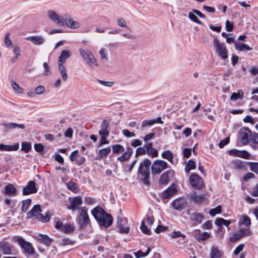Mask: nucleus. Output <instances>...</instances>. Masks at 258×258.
<instances>
[{
	"mask_svg": "<svg viewBox=\"0 0 258 258\" xmlns=\"http://www.w3.org/2000/svg\"><path fill=\"white\" fill-rule=\"evenodd\" d=\"M234 47L236 50L239 51H250L252 49L247 45L241 42H235Z\"/></svg>",
	"mask_w": 258,
	"mask_h": 258,
	"instance_id": "7c9ffc66",
	"label": "nucleus"
},
{
	"mask_svg": "<svg viewBox=\"0 0 258 258\" xmlns=\"http://www.w3.org/2000/svg\"><path fill=\"white\" fill-rule=\"evenodd\" d=\"M243 92L241 90H238L237 92L233 93L230 97V99L233 101H236L238 99L241 100L243 98Z\"/></svg>",
	"mask_w": 258,
	"mask_h": 258,
	"instance_id": "e433bc0d",
	"label": "nucleus"
},
{
	"mask_svg": "<svg viewBox=\"0 0 258 258\" xmlns=\"http://www.w3.org/2000/svg\"><path fill=\"white\" fill-rule=\"evenodd\" d=\"M187 205V202L184 198H179L173 202V207L177 210L181 211Z\"/></svg>",
	"mask_w": 258,
	"mask_h": 258,
	"instance_id": "2eb2a0df",
	"label": "nucleus"
},
{
	"mask_svg": "<svg viewBox=\"0 0 258 258\" xmlns=\"http://www.w3.org/2000/svg\"><path fill=\"white\" fill-rule=\"evenodd\" d=\"M91 213L100 226L108 227L111 225L112 217L100 207L97 206L94 208Z\"/></svg>",
	"mask_w": 258,
	"mask_h": 258,
	"instance_id": "f03ea898",
	"label": "nucleus"
},
{
	"mask_svg": "<svg viewBox=\"0 0 258 258\" xmlns=\"http://www.w3.org/2000/svg\"><path fill=\"white\" fill-rule=\"evenodd\" d=\"M157 122L162 123L160 117H158L157 119L144 120L142 122L141 127L142 128H144L147 126H151Z\"/></svg>",
	"mask_w": 258,
	"mask_h": 258,
	"instance_id": "c85d7f7f",
	"label": "nucleus"
},
{
	"mask_svg": "<svg viewBox=\"0 0 258 258\" xmlns=\"http://www.w3.org/2000/svg\"><path fill=\"white\" fill-rule=\"evenodd\" d=\"M112 151L113 153L119 154L124 151V148L122 145L120 144H116L112 146Z\"/></svg>",
	"mask_w": 258,
	"mask_h": 258,
	"instance_id": "79ce46f5",
	"label": "nucleus"
},
{
	"mask_svg": "<svg viewBox=\"0 0 258 258\" xmlns=\"http://www.w3.org/2000/svg\"><path fill=\"white\" fill-rule=\"evenodd\" d=\"M238 224L245 225L246 228H249L251 225L250 218L246 215H241L239 216Z\"/></svg>",
	"mask_w": 258,
	"mask_h": 258,
	"instance_id": "393cba45",
	"label": "nucleus"
},
{
	"mask_svg": "<svg viewBox=\"0 0 258 258\" xmlns=\"http://www.w3.org/2000/svg\"><path fill=\"white\" fill-rule=\"evenodd\" d=\"M40 206L39 205H35L32 209L27 214V218H30L33 216H35L38 219H40L43 222H48L50 220L51 213L47 212L45 216H43L41 213Z\"/></svg>",
	"mask_w": 258,
	"mask_h": 258,
	"instance_id": "39448f33",
	"label": "nucleus"
},
{
	"mask_svg": "<svg viewBox=\"0 0 258 258\" xmlns=\"http://www.w3.org/2000/svg\"><path fill=\"white\" fill-rule=\"evenodd\" d=\"M190 198L196 203H200L202 201L205 200L206 198V194L197 195L195 192L191 193L189 195Z\"/></svg>",
	"mask_w": 258,
	"mask_h": 258,
	"instance_id": "bb28decb",
	"label": "nucleus"
},
{
	"mask_svg": "<svg viewBox=\"0 0 258 258\" xmlns=\"http://www.w3.org/2000/svg\"><path fill=\"white\" fill-rule=\"evenodd\" d=\"M229 154L231 156L238 157L245 159H249L250 154L246 150H238L237 149H232L229 151Z\"/></svg>",
	"mask_w": 258,
	"mask_h": 258,
	"instance_id": "ddd939ff",
	"label": "nucleus"
},
{
	"mask_svg": "<svg viewBox=\"0 0 258 258\" xmlns=\"http://www.w3.org/2000/svg\"><path fill=\"white\" fill-rule=\"evenodd\" d=\"M31 149V144L29 142H23L22 143V150L28 153Z\"/></svg>",
	"mask_w": 258,
	"mask_h": 258,
	"instance_id": "5fc2aeb1",
	"label": "nucleus"
},
{
	"mask_svg": "<svg viewBox=\"0 0 258 258\" xmlns=\"http://www.w3.org/2000/svg\"><path fill=\"white\" fill-rule=\"evenodd\" d=\"M188 18L192 21L197 23L199 24H202V22L199 20L196 14L194 13L193 11L189 12L188 15Z\"/></svg>",
	"mask_w": 258,
	"mask_h": 258,
	"instance_id": "a18cd8bd",
	"label": "nucleus"
},
{
	"mask_svg": "<svg viewBox=\"0 0 258 258\" xmlns=\"http://www.w3.org/2000/svg\"><path fill=\"white\" fill-rule=\"evenodd\" d=\"M12 246L7 242H4L0 243V250L4 254H11Z\"/></svg>",
	"mask_w": 258,
	"mask_h": 258,
	"instance_id": "4be33fe9",
	"label": "nucleus"
},
{
	"mask_svg": "<svg viewBox=\"0 0 258 258\" xmlns=\"http://www.w3.org/2000/svg\"><path fill=\"white\" fill-rule=\"evenodd\" d=\"M16 240L19 244L23 249L24 252L28 254H33L34 253V249L32 245L26 241L22 237H18L16 238Z\"/></svg>",
	"mask_w": 258,
	"mask_h": 258,
	"instance_id": "9d476101",
	"label": "nucleus"
},
{
	"mask_svg": "<svg viewBox=\"0 0 258 258\" xmlns=\"http://www.w3.org/2000/svg\"><path fill=\"white\" fill-rule=\"evenodd\" d=\"M146 153V150L144 147H139L136 150V156H138L142 155H145Z\"/></svg>",
	"mask_w": 258,
	"mask_h": 258,
	"instance_id": "e2e57ef3",
	"label": "nucleus"
},
{
	"mask_svg": "<svg viewBox=\"0 0 258 258\" xmlns=\"http://www.w3.org/2000/svg\"><path fill=\"white\" fill-rule=\"evenodd\" d=\"M221 255L222 253L219 250L218 247L215 245H212L211 248L210 258H221Z\"/></svg>",
	"mask_w": 258,
	"mask_h": 258,
	"instance_id": "a878e982",
	"label": "nucleus"
},
{
	"mask_svg": "<svg viewBox=\"0 0 258 258\" xmlns=\"http://www.w3.org/2000/svg\"><path fill=\"white\" fill-rule=\"evenodd\" d=\"M243 238L241 235L240 234L238 231L235 232L233 235L229 238V240L231 242H235L241 238Z\"/></svg>",
	"mask_w": 258,
	"mask_h": 258,
	"instance_id": "8fccbe9b",
	"label": "nucleus"
},
{
	"mask_svg": "<svg viewBox=\"0 0 258 258\" xmlns=\"http://www.w3.org/2000/svg\"><path fill=\"white\" fill-rule=\"evenodd\" d=\"M16 192V188L12 184H9L5 187V193L7 195H14Z\"/></svg>",
	"mask_w": 258,
	"mask_h": 258,
	"instance_id": "58836bf2",
	"label": "nucleus"
},
{
	"mask_svg": "<svg viewBox=\"0 0 258 258\" xmlns=\"http://www.w3.org/2000/svg\"><path fill=\"white\" fill-rule=\"evenodd\" d=\"M251 141L254 143L258 144V133H253L251 136Z\"/></svg>",
	"mask_w": 258,
	"mask_h": 258,
	"instance_id": "774afa93",
	"label": "nucleus"
},
{
	"mask_svg": "<svg viewBox=\"0 0 258 258\" xmlns=\"http://www.w3.org/2000/svg\"><path fill=\"white\" fill-rule=\"evenodd\" d=\"M189 183L194 188L198 189H202L204 185L202 177L196 173L190 175Z\"/></svg>",
	"mask_w": 258,
	"mask_h": 258,
	"instance_id": "9b49d317",
	"label": "nucleus"
},
{
	"mask_svg": "<svg viewBox=\"0 0 258 258\" xmlns=\"http://www.w3.org/2000/svg\"><path fill=\"white\" fill-rule=\"evenodd\" d=\"M71 55V52L69 50H62L58 57V63L63 64L66 62V60L70 57Z\"/></svg>",
	"mask_w": 258,
	"mask_h": 258,
	"instance_id": "5701e85b",
	"label": "nucleus"
},
{
	"mask_svg": "<svg viewBox=\"0 0 258 258\" xmlns=\"http://www.w3.org/2000/svg\"><path fill=\"white\" fill-rule=\"evenodd\" d=\"M78 50L80 56L88 67L92 68L93 66H98L96 59L90 50L82 48H80Z\"/></svg>",
	"mask_w": 258,
	"mask_h": 258,
	"instance_id": "20e7f679",
	"label": "nucleus"
},
{
	"mask_svg": "<svg viewBox=\"0 0 258 258\" xmlns=\"http://www.w3.org/2000/svg\"><path fill=\"white\" fill-rule=\"evenodd\" d=\"M58 70L61 75L62 79L63 81H66L68 79V75L64 66L63 64L58 63Z\"/></svg>",
	"mask_w": 258,
	"mask_h": 258,
	"instance_id": "4c0bfd02",
	"label": "nucleus"
},
{
	"mask_svg": "<svg viewBox=\"0 0 258 258\" xmlns=\"http://www.w3.org/2000/svg\"><path fill=\"white\" fill-rule=\"evenodd\" d=\"M167 168L168 164L166 162L162 160H156L151 166L152 173L153 174H160Z\"/></svg>",
	"mask_w": 258,
	"mask_h": 258,
	"instance_id": "0eeeda50",
	"label": "nucleus"
},
{
	"mask_svg": "<svg viewBox=\"0 0 258 258\" xmlns=\"http://www.w3.org/2000/svg\"><path fill=\"white\" fill-rule=\"evenodd\" d=\"M46 14L48 19L58 26L67 27L72 29H77L81 27V24L78 21L74 20L68 14L60 16L53 10H48Z\"/></svg>",
	"mask_w": 258,
	"mask_h": 258,
	"instance_id": "f257e3e1",
	"label": "nucleus"
},
{
	"mask_svg": "<svg viewBox=\"0 0 258 258\" xmlns=\"http://www.w3.org/2000/svg\"><path fill=\"white\" fill-rule=\"evenodd\" d=\"M151 251V248L148 247L146 252H142V250H139L138 251L134 253L135 256L137 258H140L141 257H144L147 255Z\"/></svg>",
	"mask_w": 258,
	"mask_h": 258,
	"instance_id": "49530a36",
	"label": "nucleus"
},
{
	"mask_svg": "<svg viewBox=\"0 0 258 258\" xmlns=\"http://www.w3.org/2000/svg\"><path fill=\"white\" fill-rule=\"evenodd\" d=\"M161 156L163 159L167 160L171 164L173 163L174 156L169 150L164 151L162 153Z\"/></svg>",
	"mask_w": 258,
	"mask_h": 258,
	"instance_id": "c756f323",
	"label": "nucleus"
},
{
	"mask_svg": "<svg viewBox=\"0 0 258 258\" xmlns=\"http://www.w3.org/2000/svg\"><path fill=\"white\" fill-rule=\"evenodd\" d=\"M110 152L111 148L110 147H107L99 150L98 152V155L100 158H106Z\"/></svg>",
	"mask_w": 258,
	"mask_h": 258,
	"instance_id": "ea45409f",
	"label": "nucleus"
},
{
	"mask_svg": "<svg viewBox=\"0 0 258 258\" xmlns=\"http://www.w3.org/2000/svg\"><path fill=\"white\" fill-rule=\"evenodd\" d=\"M215 223L219 227H222L223 225H225L226 227H228L231 222L230 221L225 220L223 218H218L216 219Z\"/></svg>",
	"mask_w": 258,
	"mask_h": 258,
	"instance_id": "f704fd0d",
	"label": "nucleus"
},
{
	"mask_svg": "<svg viewBox=\"0 0 258 258\" xmlns=\"http://www.w3.org/2000/svg\"><path fill=\"white\" fill-rule=\"evenodd\" d=\"M151 165V161L148 159H146L143 162L140 163L138 169L139 173L143 177V183L147 185H149L150 184L149 179L150 175V167Z\"/></svg>",
	"mask_w": 258,
	"mask_h": 258,
	"instance_id": "7ed1b4c3",
	"label": "nucleus"
},
{
	"mask_svg": "<svg viewBox=\"0 0 258 258\" xmlns=\"http://www.w3.org/2000/svg\"><path fill=\"white\" fill-rule=\"evenodd\" d=\"M11 33L9 32H7L5 34L4 38V45L5 46L8 48H10L13 46L12 41L10 39Z\"/></svg>",
	"mask_w": 258,
	"mask_h": 258,
	"instance_id": "c9c22d12",
	"label": "nucleus"
},
{
	"mask_svg": "<svg viewBox=\"0 0 258 258\" xmlns=\"http://www.w3.org/2000/svg\"><path fill=\"white\" fill-rule=\"evenodd\" d=\"M36 45H40L44 43L45 39L42 36H29L25 38Z\"/></svg>",
	"mask_w": 258,
	"mask_h": 258,
	"instance_id": "6ab92c4d",
	"label": "nucleus"
},
{
	"mask_svg": "<svg viewBox=\"0 0 258 258\" xmlns=\"http://www.w3.org/2000/svg\"><path fill=\"white\" fill-rule=\"evenodd\" d=\"M122 134L127 138H133L136 136L134 132H131L127 129H124L122 131Z\"/></svg>",
	"mask_w": 258,
	"mask_h": 258,
	"instance_id": "bf43d9fd",
	"label": "nucleus"
},
{
	"mask_svg": "<svg viewBox=\"0 0 258 258\" xmlns=\"http://www.w3.org/2000/svg\"><path fill=\"white\" fill-rule=\"evenodd\" d=\"M13 52L15 56L11 59V62L15 63L21 55V50L20 46L17 44L13 45L12 46Z\"/></svg>",
	"mask_w": 258,
	"mask_h": 258,
	"instance_id": "b1692460",
	"label": "nucleus"
},
{
	"mask_svg": "<svg viewBox=\"0 0 258 258\" xmlns=\"http://www.w3.org/2000/svg\"><path fill=\"white\" fill-rule=\"evenodd\" d=\"M213 43L216 52L221 58L223 60L226 59L228 57V51L224 44L221 43L216 37L214 38Z\"/></svg>",
	"mask_w": 258,
	"mask_h": 258,
	"instance_id": "423d86ee",
	"label": "nucleus"
},
{
	"mask_svg": "<svg viewBox=\"0 0 258 258\" xmlns=\"http://www.w3.org/2000/svg\"><path fill=\"white\" fill-rule=\"evenodd\" d=\"M210 234L207 232L200 233L197 236V239L198 241L205 240L210 237Z\"/></svg>",
	"mask_w": 258,
	"mask_h": 258,
	"instance_id": "603ef678",
	"label": "nucleus"
},
{
	"mask_svg": "<svg viewBox=\"0 0 258 258\" xmlns=\"http://www.w3.org/2000/svg\"><path fill=\"white\" fill-rule=\"evenodd\" d=\"M117 226L119 228V232L121 233H128L130 231V228L128 227H124L123 224L121 223V219H117Z\"/></svg>",
	"mask_w": 258,
	"mask_h": 258,
	"instance_id": "a19ab883",
	"label": "nucleus"
},
{
	"mask_svg": "<svg viewBox=\"0 0 258 258\" xmlns=\"http://www.w3.org/2000/svg\"><path fill=\"white\" fill-rule=\"evenodd\" d=\"M147 154L152 157H157L158 156V152L155 148H153L147 152Z\"/></svg>",
	"mask_w": 258,
	"mask_h": 258,
	"instance_id": "680f3d73",
	"label": "nucleus"
},
{
	"mask_svg": "<svg viewBox=\"0 0 258 258\" xmlns=\"http://www.w3.org/2000/svg\"><path fill=\"white\" fill-rule=\"evenodd\" d=\"M190 220L192 222L194 225L201 223L203 221L204 216L202 214L197 212H194L189 214Z\"/></svg>",
	"mask_w": 258,
	"mask_h": 258,
	"instance_id": "dca6fc26",
	"label": "nucleus"
},
{
	"mask_svg": "<svg viewBox=\"0 0 258 258\" xmlns=\"http://www.w3.org/2000/svg\"><path fill=\"white\" fill-rule=\"evenodd\" d=\"M222 211V207L221 206L219 205L217 207L212 209L209 211V214L212 216H214L217 214H219Z\"/></svg>",
	"mask_w": 258,
	"mask_h": 258,
	"instance_id": "3c124183",
	"label": "nucleus"
},
{
	"mask_svg": "<svg viewBox=\"0 0 258 258\" xmlns=\"http://www.w3.org/2000/svg\"><path fill=\"white\" fill-rule=\"evenodd\" d=\"M11 85L14 92L17 94H22L24 93V89L21 87L19 84L14 80L11 81Z\"/></svg>",
	"mask_w": 258,
	"mask_h": 258,
	"instance_id": "cd10ccee",
	"label": "nucleus"
},
{
	"mask_svg": "<svg viewBox=\"0 0 258 258\" xmlns=\"http://www.w3.org/2000/svg\"><path fill=\"white\" fill-rule=\"evenodd\" d=\"M231 165L232 167L236 170H241L245 168V166L243 164V162L238 159L232 161Z\"/></svg>",
	"mask_w": 258,
	"mask_h": 258,
	"instance_id": "473e14b6",
	"label": "nucleus"
},
{
	"mask_svg": "<svg viewBox=\"0 0 258 258\" xmlns=\"http://www.w3.org/2000/svg\"><path fill=\"white\" fill-rule=\"evenodd\" d=\"M45 90V89L43 86L40 85L38 86L35 90V93L37 95H41L43 94Z\"/></svg>",
	"mask_w": 258,
	"mask_h": 258,
	"instance_id": "69168bd1",
	"label": "nucleus"
},
{
	"mask_svg": "<svg viewBox=\"0 0 258 258\" xmlns=\"http://www.w3.org/2000/svg\"><path fill=\"white\" fill-rule=\"evenodd\" d=\"M250 170L258 174V163H249Z\"/></svg>",
	"mask_w": 258,
	"mask_h": 258,
	"instance_id": "4d7b16f0",
	"label": "nucleus"
},
{
	"mask_svg": "<svg viewBox=\"0 0 258 258\" xmlns=\"http://www.w3.org/2000/svg\"><path fill=\"white\" fill-rule=\"evenodd\" d=\"M244 244H240L238 245L236 248L235 249L234 251V253L235 255L238 254L244 248Z\"/></svg>",
	"mask_w": 258,
	"mask_h": 258,
	"instance_id": "338daca9",
	"label": "nucleus"
},
{
	"mask_svg": "<svg viewBox=\"0 0 258 258\" xmlns=\"http://www.w3.org/2000/svg\"><path fill=\"white\" fill-rule=\"evenodd\" d=\"M140 228L142 230V231L146 234L150 235V230L147 228V226L145 225V221H143L142 222L141 226L140 227Z\"/></svg>",
	"mask_w": 258,
	"mask_h": 258,
	"instance_id": "13d9d810",
	"label": "nucleus"
},
{
	"mask_svg": "<svg viewBox=\"0 0 258 258\" xmlns=\"http://www.w3.org/2000/svg\"><path fill=\"white\" fill-rule=\"evenodd\" d=\"M71 205L68 207L69 210L75 211L78 209L82 204V199L80 197H76L70 201Z\"/></svg>",
	"mask_w": 258,
	"mask_h": 258,
	"instance_id": "f3484780",
	"label": "nucleus"
},
{
	"mask_svg": "<svg viewBox=\"0 0 258 258\" xmlns=\"http://www.w3.org/2000/svg\"><path fill=\"white\" fill-rule=\"evenodd\" d=\"M238 231L242 237L249 236L252 234V232L249 228H240Z\"/></svg>",
	"mask_w": 258,
	"mask_h": 258,
	"instance_id": "37998d69",
	"label": "nucleus"
},
{
	"mask_svg": "<svg viewBox=\"0 0 258 258\" xmlns=\"http://www.w3.org/2000/svg\"><path fill=\"white\" fill-rule=\"evenodd\" d=\"M67 187L75 193H77L78 191L77 185L73 181H69L67 184Z\"/></svg>",
	"mask_w": 258,
	"mask_h": 258,
	"instance_id": "de8ad7c7",
	"label": "nucleus"
},
{
	"mask_svg": "<svg viewBox=\"0 0 258 258\" xmlns=\"http://www.w3.org/2000/svg\"><path fill=\"white\" fill-rule=\"evenodd\" d=\"M38 240L41 243L48 246L51 242V240L47 236L45 235H39L37 237Z\"/></svg>",
	"mask_w": 258,
	"mask_h": 258,
	"instance_id": "72a5a7b5",
	"label": "nucleus"
},
{
	"mask_svg": "<svg viewBox=\"0 0 258 258\" xmlns=\"http://www.w3.org/2000/svg\"><path fill=\"white\" fill-rule=\"evenodd\" d=\"M173 173V170H169L162 173L160 177L159 184L160 185H167L169 182V175Z\"/></svg>",
	"mask_w": 258,
	"mask_h": 258,
	"instance_id": "aec40b11",
	"label": "nucleus"
},
{
	"mask_svg": "<svg viewBox=\"0 0 258 258\" xmlns=\"http://www.w3.org/2000/svg\"><path fill=\"white\" fill-rule=\"evenodd\" d=\"M7 127L8 128H16V127H20V128H22V129H24L25 128V125L24 124H17V123H8L6 124V125Z\"/></svg>",
	"mask_w": 258,
	"mask_h": 258,
	"instance_id": "6e6d98bb",
	"label": "nucleus"
},
{
	"mask_svg": "<svg viewBox=\"0 0 258 258\" xmlns=\"http://www.w3.org/2000/svg\"><path fill=\"white\" fill-rule=\"evenodd\" d=\"M243 238L241 235L240 234L238 231L235 232L233 235L229 238V240L231 242H235L241 238Z\"/></svg>",
	"mask_w": 258,
	"mask_h": 258,
	"instance_id": "09e8293b",
	"label": "nucleus"
},
{
	"mask_svg": "<svg viewBox=\"0 0 258 258\" xmlns=\"http://www.w3.org/2000/svg\"><path fill=\"white\" fill-rule=\"evenodd\" d=\"M79 214L78 223L81 228H84L90 222L87 209L85 207L81 208L79 210Z\"/></svg>",
	"mask_w": 258,
	"mask_h": 258,
	"instance_id": "6e6552de",
	"label": "nucleus"
},
{
	"mask_svg": "<svg viewBox=\"0 0 258 258\" xmlns=\"http://www.w3.org/2000/svg\"><path fill=\"white\" fill-rule=\"evenodd\" d=\"M55 228L59 229L61 232L65 233H70L74 231V228L71 224L63 225L61 221H57L55 224Z\"/></svg>",
	"mask_w": 258,
	"mask_h": 258,
	"instance_id": "f8f14e48",
	"label": "nucleus"
},
{
	"mask_svg": "<svg viewBox=\"0 0 258 258\" xmlns=\"http://www.w3.org/2000/svg\"><path fill=\"white\" fill-rule=\"evenodd\" d=\"M19 144L15 143L13 145H5L4 144H0V151L4 152H11L15 151L19 149Z\"/></svg>",
	"mask_w": 258,
	"mask_h": 258,
	"instance_id": "a211bd4d",
	"label": "nucleus"
},
{
	"mask_svg": "<svg viewBox=\"0 0 258 258\" xmlns=\"http://www.w3.org/2000/svg\"><path fill=\"white\" fill-rule=\"evenodd\" d=\"M255 178V175L251 172H248L246 174H245L243 176V179L245 181H248L250 179L254 178Z\"/></svg>",
	"mask_w": 258,
	"mask_h": 258,
	"instance_id": "0e129e2a",
	"label": "nucleus"
},
{
	"mask_svg": "<svg viewBox=\"0 0 258 258\" xmlns=\"http://www.w3.org/2000/svg\"><path fill=\"white\" fill-rule=\"evenodd\" d=\"M196 167L195 162L192 160H189L186 165L185 171L186 173H189L191 170L195 169Z\"/></svg>",
	"mask_w": 258,
	"mask_h": 258,
	"instance_id": "c03bdc74",
	"label": "nucleus"
},
{
	"mask_svg": "<svg viewBox=\"0 0 258 258\" xmlns=\"http://www.w3.org/2000/svg\"><path fill=\"white\" fill-rule=\"evenodd\" d=\"M31 203V200L30 199L23 201L22 210L24 212L26 211L28 209Z\"/></svg>",
	"mask_w": 258,
	"mask_h": 258,
	"instance_id": "864d4df0",
	"label": "nucleus"
},
{
	"mask_svg": "<svg viewBox=\"0 0 258 258\" xmlns=\"http://www.w3.org/2000/svg\"><path fill=\"white\" fill-rule=\"evenodd\" d=\"M37 191V189L36 188L35 182L33 180H30L24 187L23 189V194L24 195H28L36 193Z\"/></svg>",
	"mask_w": 258,
	"mask_h": 258,
	"instance_id": "4468645a",
	"label": "nucleus"
},
{
	"mask_svg": "<svg viewBox=\"0 0 258 258\" xmlns=\"http://www.w3.org/2000/svg\"><path fill=\"white\" fill-rule=\"evenodd\" d=\"M176 188L175 185L172 184L169 186L162 194L164 199H167L172 196L176 192Z\"/></svg>",
	"mask_w": 258,
	"mask_h": 258,
	"instance_id": "412c9836",
	"label": "nucleus"
},
{
	"mask_svg": "<svg viewBox=\"0 0 258 258\" xmlns=\"http://www.w3.org/2000/svg\"><path fill=\"white\" fill-rule=\"evenodd\" d=\"M132 153V149L131 148L128 147L127 150L121 156L118 157L117 159L120 162L125 161L130 158Z\"/></svg>",
	"mask_w": 258,
	"mask_h": 258,
	"instance_id": "2f4dec72",
	"label": "nucleus"
},
{
	"mask_svg": "<svg viewBox=\"0 0 258 258\" xmlns=\"http://www.w3.org/2000/svg\"><path fill=\"white\" fill-rule=\"evenodd\" d=\"M99 54L101 56V59L108 60L107 50L105 48H101L99 50Z\"/></svg>",
	"mask_w": 258,
	"mask_h": 258,
	"instance_id": "052dcab7",
	"label": "nucleus"
},
{
	"mask_svg": "<svg viewBox=\"0 0 258 258\" xmlns=\"http://www.w3.org/2000/svg\"><path fill=\"white\" fill-rule=\"evenodd\" d=\"M252 132L247 127H242L239 131V138L241 143L243 145L248 144L251 141Z\"/></svg>",
	"mask_w": 258,
	"mask_h": 258,
	"instance_id": "1a4fd4ad",
	"label": "nucleus"
}]
</instances>
